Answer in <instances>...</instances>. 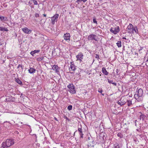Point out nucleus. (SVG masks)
<instances>
[{
    "mask_svg": "<svg viewBox=\"0 0 148 148\" xmlns=\"http://www.w3.org/2000/svg\"><path fill=\"white\" fill-rule=\"evenodd\" d=\"M145 128V126H143V127H142V129L143 130H144Z\"/></svg>",
    "mask_w": 148,
    "mask_h": 148,
    "instance_id": "50",
    "label": "nucleus"
},
{
    "mask_svg": "<svg viewBox=\"0 0 148 148\" xmlns=\"http://www.w3.org/2000/svg\"><path fill=\"white\" fill-rule=\"evenodd\" d=\"M77 131H75V132L74 133V134H73V135H75V132H77Z\"/></svg>",
    "mask_w": 148,
    "mask_h": 148,
    "instance_id": "54",
    "label": "nucleus"
},
{
    "mask_svg": "<svg viewBox=\"0 0 148 148\" xmlns=\"http://www.w3.org/2000/svg\"><path fill=\"white\" fill-rule=\"evenodd\" d=\"M112 84H113L115 86H116L117 85L116 84L115 82H112Z\"/></svg>",
    "mask_w": 148,
    "mask_h": 148,
    "instance_id": "46",
    "label": "nucleus"
},
{
    "mask_svg": "<svg viewBox=\"0 0 148 148\" xmlns=\"http://www.w3.org/2000/svg\"><path fill=\"white\" fill-rule=\"evenodd\" d=\"M15 81L18 84L20 85H22V81L18 78H15Z\"/></svg>",
    "mask_w": 148,
    "mask_h": 148,
    "instance_id": "18",
    "label": "nucleus"
},
{
    "mask_svg": "<svg viewBox=\"0 0 148 148\" xmlns=\"http://www.w3.org/2000/svg\"><path fill=\"white\" fill-rule=\"evenodd\" d=\"M122 39H125V40H126V38H125V37H123Z\"/></svg>",
    "mask_w": 148,
    "mask_h": 148,
    "instance_id": "53",
    "label": "nucleus"
},
{
    "mask_svg": "<svg viewBox=\"0 0 148 148\" xmlns=\"http://www.w3.org/2000/svg\"><path fill=\"white\" fill-rule=\"evenodd\" d=\"M8 29L7 28H5V27H3V31L7 32L8 31Z\"/></svg>",
    "mask_w": 148,
    "mask_h": 148,
    "instance_id": "39",
    "label": "nucleus"
},
{
    "mask_svg": "<svg viewBox=\"0 0 148 148\" xmlns=\"http://www.w3.org/2000/svg\"><path fill=\"white\" fill-rule=\"evenodd\" d=\"M133 30L136 33H138V31L137 27H135L134 28H133Z\"/></svg>",
    "mask_w": 148,
    "mask_h": 148,
    "instance_id": "26",
    "label": "nucleus"
},
{
    "mask_svg": "<svg viewBox=\"0 0 148 148\" xmlns=\"http://www.w3.org/2000/svg\"><path fill=\"white\" fill-rule=\"evenodd\" d=\"M22 97V94H21V96H20L21 97Z\"/></svg>",
    "mask_w": 148,
    "mask_h": 148,
    "instance_id": "56",
    "label": "nucleus"
},
{
    "mask_svg": "<svg viewBox=\"0 0 148 148\" xmlns=\"http://www.w3.org/2000/svg\"><path fill=\"white\" fill-rule=\"evenodd\" d=\"M20 67H21V72H22L23 71V67H24V66H23L22 64H20Z\"/></svg>",
    "mask_w": 148,
    "mask_h": 148,
    "instance_id": "34",
    "label": "nucleus"
},
{
    "mask_svg": "<svg viewBox=\"0 0 148 148\" xmlns=\"http://www.w3.org/2000/svg\"><path fill=\"white\" fill-rule=\"evenodd\" d=\"M120 31V29L119 26H116L114 28L111 27L110 29V32L114 34H116L119 33Z\"/></svg>",
    "mask_w": 148,
    "mask_h": 148,
    "instance_id": "3",
    "label": "nucleus"
},
{
    "mask_svg": "<svg viewBox=\"0 0 148 148\" xmlns=\"http://www.w3.org/2000/svg\"><path fill=\"white\" fill-rule=\"evenodd\" d=\"M83 55L81 53H80L76 56L77 60H79L81 62L82 61V60L83 59Z\"/></svg>",
    "mask_w": 148,
    "mask_h": 148,
    "instance_id": "8",
    "label": "nucleus"
},
{
    "mask_svg": "<svg viewBox=\"0 0 148 148\" xmlns=\"http://www.w3.org/2000/svg\"><path fill=\"white\" fill-rule=\"evenodd\" d=\"M108 82L109 84H112L113 82V80H110L109 79H108Z\"/></svg>",
    "mask_w": 148,
    "mask_h": 148,
    "instance_id": "36",
    "label": "nucleus"
},
{
    "mask_svg": "<svg viewBox=\"0 0 148 148\" xmlns=\"http://www.w3.org/2000/svg\"><path fill=\"white\" fill-rule=\"evenodd\" d=\"M114 148H120L119 145L117 143L115 144L114 145Z\"/></svg>",
    "mask_w": 148,
    "mask_h": 148,
    "instance_id": "25",
    "label": "nucleus"
},
{
    "mask_svg": "<svg viewBox=\"0 0 148 148\" xmlns=\"http://www.w3.org/2000/svg\"><path fill=\"white\" fill-rule=\"evenodd\" d=\"M22 30L23 31L25 34H30L32 32V30L28 29L27 27H25L22 28Z\"/></svg>",
    "mask_w": 148,
    "mask_h": 148,
    "instance_id": "7",
    "label": "nucleus"
},
{
    "mask_svg": "<svg viewBox=\"0 0 148 148\" xmlns=\"http://www.w3.org/2000/svg\"><path fill=\"white\" fill-rule=\"evenodd\" d=\"M141 126H140V128H139V129H136V130H137V131H138V132H140V131H141Z\"/></svg>",
    "mask_w": 148,
    "mask_h": 148,
    "instance_id": "44",
    "label": "nucleus"
},
{
    "mask_svg": "<svg viewBox=\"0 0 148 148\" xmlns=\"http://www.w3.org/2000/svg\"><path fill=\"white\" fill-rule=\"evenodd\" d=\"M64 39L66 40L69 41H70V35L69 33H66L64 34Z\"/></svg>",
    "mask_w": 148,
    "mask_h": 148,
    "instance_id": "9",
    "label": "nucleus"
},
{
    "mask_svg": "<svg viewBox=\"0 0 148 148\" xmlns=\"http://www.w3.org/2000/svg\"><path fill=\"white\" fill-rule=\"evenodd\" d=\"M43 58H37V60L38 61H40L43 60Z\"/></svg>",
    "mask_w": 148,
    "mask_h": 148,
    "instance_id": "29",
    "label": "nucleus"
},
{
    "mask_svg": "<svg viewBox=\"0 0 148 148\" xmlns=\"http://www.w3.org/2000/svg\"><path fill=\"white\" fill-rule=\"evenodd\" d=\"M113 113L116 115H117L119 113H117L116 110H115L114 111V112H113Z\"/></svg>",
    "mask_w": 148,
    "mask_h": 148,
    "instance_id": "35",
    "label": "nucleus"
},
{
    "mask_svg": "<svg viewBox=\"0 0 148 148\" xmlns=\"http://www.w3.org/2000/svg\"><path fill=\"white\" fill-rule=\"evenodd\" d=\"M133 28V25L132 24L130 23L126 29L125 31L128 32L129 31L131 30Z\"/></svg>",
    "mask_w": 148,
    "mask_h": 148,
    "instance_id": "12",
    "label": "nucleus"
},
{
    "mask_svg": "<svg viewBox=\"0 0 148 148\" xmlns=\"http://www.w3.org/2000/svg\"><path fill=\"white\" fill-rule=\"evenodd\" d=\"M43 15L44 16L46 17V14H43Z\"/></svg>",
    "mask_w": 148,
    "mask_h": 148,
    "instance_id": "51",
    "label": "nucleus"
},
{
    "mask_svg": "<svg viewBox=\"0 0 148 148\" xmlns=\"http://www.w3.org/2000/svg\"><path fill=\"white\" fill-rule=\"evenodd\" d=\"M143 90L141 88H140L138 89V91L136 92V94L134 96V97L138 101H140L142 100V97L143 96Z\"/></svg>",
    "mask_w": 148,
    "mask_h": 148,
    "instance_id": "1",
    "label": "nucleus"
},
{
    "mask_svg": "<svg viewBox=\"0 0 148 148\" xmlns=\"http://www.w3.org/2000/svg\"><path fill=\"white\" fill-rule=\"evenodd\" d=\"M58 16L59 14H56L51 18V20L56 21H57Z\"/></svg>",
    "mask_w": 148,
    "mask_h": 148,
    "instance_id": "13",
    "label": "nucleus"
},
{
    "mask_svg": "<svg viewBox=\"0 0 148 148\" xmlns=\"http://www.w3.org/2000/svg\"><path fill=\"white\" fill-rule=\"evenodd\" d=\"M102 95L103 96L104 95V94H102V93H101Z\"/></svg>",
    "mask_w": 148,
    "mask_h": 148,
    "instance_id": "57",
    "label": "nucleus"
},
{
    "mask_svg": "<svg viewBox=\"0 0 148 148\" xmlns=\"http://www.w3.org/2000/svg\"><path fill=\"white\" fill-rule=\"evenodd\" d=\"M117 135L120 138H123V134L120 132L117 134Z\"/></svg>",
    "mask_w": 148,
    "mask_h": 148,
    "instance_id": "23",
    "label": "nucleus"
},
{
    "mask_svg": "<svg viewBox=\"0 0 148 148\" xmlns=\"http://www.w3.org/2000/svg\"><path fill=\"white\" fill-rule=\"evenodd\" d=\"M81 126V127H78V131L79 132V134L83 133V132L82 130L81 126Z\"/></svg>",
    "mask_w": 148,
    "mask_h": 148,
    "instance_id": "22",
    "label": "nucleus"
},
{
    "mask_svg": "<svg viewBox=\"0 0 148 148\" xmlns=\"http://www.w3.org/2000/svg\"><path fill=\"white\" fill-rule=\"evenodd\" d=\"M7 145V147H9L14 143V140L12 139H7L5 141Z\"/></svg>",
    "mask_w": 148,
    "mask_h": 148,
    "instance_id": "5",
    "label": "nucleus"
},
{
    "mask_svg": "<svg viewBox=\"0 0 148 148\" xmlns=\"http://www.w3.org/2000/svg\"><path fill=\"white\" fill-rule=\"evenodd\" d=\"M3 27H0V31H3Z\"/></svg>",
    "mask_w": 148,
    "mask_h": 148,
    "instance_id": "45",
    "label": "nucleus"
},
{
    "mask_svg": "<svg viewBox=\"0 0 148 148\" xmlns=\"http://www.w3.org/2000/svg\"><path fill=\"white\" fill-rule=\"evenodd\" d=\"M52 21V23L53 24H54L55 23V22L56 21H53V20H51Z\"/></svg>",
    "mask_w": 148,
    "mask_h": 148,
    "instance_id": "47",
    "label": "nucleus"
},
{
    "mask_svg": "<svg viewBox=\"0 0 148 148\" xmlns=\"http://www.w3.org/2000/svg\"><path fill=\"white\" fill-rule=\"evenodd\" d=\"M20 64H19L18 65V66L17 67V69H19V68L20 67Z\"/></svg>",
    "mask_w": 148,
    "mask_h": 148,
    "instance_id": "49",
    "label": "nucleus"
},
{
    "mask_svg": "<svg viewBox=\"0 0 148 148\" xmlns=\"http://www.w3.org/2000/svg\"><path fill=\"white\" fill-rule=\"evenodd\" d=\"M146 117V116L144 114H143L141 113V114L140 116L139 119L140 120H142V121H143Z\"/></svg>",
    "mask_w": 148,
    "mask_h": 148,
    "instance_id": "16",
    "label": "nucleus"
},
{
    "mask_svg": "<svg viewBox=\"0 0 148 148\" xmlns=\"http://www.w3.org/2000/svg\"><path fill=\"white\" fill-rule=\"evenodd\" d=\"M127 99L124 97H122L117 102V103L121 106L124 105L126 103Z\"/></svg>",
    "mask_w": 148,
    "mask_h": 148,
    "instance_id": "6",
    "label": "nucleus"
},
{
    "mask_svg": "<svg viewBox=\"0 0 148 148\" xmlns=\"http://www.w3.org/2000/svg\"><path fill=\"white\" fill-rule=\"evenodd\" d=\"M34 54H35V53L33 51H32L30 52V54L32 55L33 56H34Z\"/></svg>",
    "mask_w": 148,
    "mask_h": 148,
    "instance_id": "43",
    "label": "nucleus"
},
{
    "mask_svg": "<svg viewBox=\"0 0 148 148\" xmlns=\"http://www.w3.org/2000/svg\"><path fill=\"white\" fill-rule=\"evenodd\" d=\"M98 91L99 92L102 93V92H103L101 88H99Z\"/></svg>",
    "mask_w": 148,
    "mask_h": 148,
    "instance_id": "37",
    "label": "nucleus"
},
{
    "mask_svg": "<svg viewBox=\"0 0 148 148\" xmlns=\"http://www.w3.org/2000/svg\"><path fill=\"white\" fill-rule=\"evenodd\" d=\"M116 44L118 47H121V41H118Z\"/></svg>",
    "mask_w": 148,
    "mask_h": 148,
    "instance_id": "24",
    "label": "nucleus"
},
{
    "mask_svg": "<svg viewBox=\"0 0 148 148\" xmlns=\"http://www.w3.org/2000/svg\"><path fill=\"white\" fill-rule=\"evenodd\" d=\"M93 22L97 24V21H96V18L95 17H94L93 18Z\"/></svg>",
    "mask_w": 148,
    "mask_h": 148,
    "instance_id": "27",
    "label": "nucleus"
},
{
    "mask_svg": "<svg viewBox=\"0 0 148 148\" xmlns=\"http://www.w3.org/2000/svg\"><path fill=\"white\" fill-rule=\"evenodd\" d=\"M7 19V18L6 17L3 16H0V19L1 21H3V20L6 21Z\"/></svg>",
    "mask_w": 148,
    "mask_h": 148,
    "instance_id": "21",
    "label": "nucleus"
},
{
    "mask_svg": "<svg viewBox=\"0 0 148 148\" xmlns=\"http://www.w3.org/2000/svg\"><path fill=\"white\" fill-rule=\"evenodd\" d=\"M119 73V70H118V69H116V75H119V74L118 73Z\"/></svg>",
    "mask_w": 148,
    "mask_h": 148,
    "instance_id": "42",
    "label": "nucleus"
},
{
    "mask_svg": "<svg viewBox=\"0 0 148 148\" xmlns=\"http://www.w3.org/2000/svg\"><path fill=\"white\" fill-rule=\"evenodd\" d=\"M72 105L69 106L67 107V109L69 110H71L72 109Z\"/></svg>",
    "mask_w": 148,
    "mask_h": 148,
    "instance_id": "28",
    "label": "nucleus"
},
{
    "mask_svg": "<svg viewBox=\"0 0 148 148\" xmlns=\"http://www.w3.org/2000/svg\"><path fill=\"white\" fill-rule=\"evenodd\" d=\"M35 16L36 17H38L39 16V15L38 13H36L35 14Z\"/></svg>",
    "mask_w": 148,
    "mask_h": 148,
    "instance_id": "41",
    "label": "nucleus"
},
{
    "mask_svg": "<svg viewBox=\"0 0 148 148\" xmlns=\"http://www.w3.org/2000/svg\"><path fill=\"white\" fill-rule=\"evenodd\" d=\"M133 28L130 31H129L128 32V33H134V31L133 30Z\"/></svg>",
    "mask_w": 148,
    "mask_h": 148,
    "instance_id": "31",
    "label": "nucleus"
},
{
    "mask_svg": "<svg viewBox=\"0 0 148 148\" xmlns=\"http://www.w3.org/2000/svg\"><path fill=\"white\" fill-rule=\"evenodd\" d=\"M2 146L1 148H7V145L5 142H3L1 144Z\"/></svg>",
    "mask_w": 148,
    "mask_h": 148,
    "instance_id": "19",
    "label": "nucleus"
},
{
    "mask_svg": "<svg viewBox=\"0 0 148 148\" xmlns=\"http://www.w3.org/2000/svg\"><path fill=\"white\" fill-rule=\"evenodd\" d=\"M67 88L69 89V92L72 94H73L76 93L75 87L73 83L69 84L67 86Z\"/></svg>",
    "mask_w": 148,
    "mask_h": 148,
    "instance_id": "2",
    "label": "nucleus"
},
{
    "mask_svg": "<svg viewBox=\"0 0 148 148\" xmlns=\"http://www.w3.org/2000/svg\"><path fill=\"white\" fill-rule=\"evenodd\" d=\"M87 0H77L75 2V3L78 4H79L82 1L83 2H85Z\"/></svg>",
    "mask_w": 148,
    "mask_h": 148,
    "instance_id": "20",
    "label": "nucleus"
},
{
    "mask_svg": "<svg viewBox=\"0 0 148 148\" xmlns=\"http://www.w3.org/2000/svg\"><path fill=\"white\" fill-rule=\"evenodd\" d=\"M143 123H142V124H141V123H140V125H143Z\"/></svg>",
    "mask_w": 148,
    "mask_h": 148,
    "instance_id": "55",
    "label": "nucleus"
},
{
    "mask_svg": "<svg viewBox=\"0 0 148 148\" xmlns=\"http://www.w3.org/2000/svg\"><path fill=\"white\" fill-rule=\"evenodd\" d=\"M98 37L95 34H90L89 35L88 37V39L89 40H95L96 41H97V38Z\"/></svg>",
    "mask_w": 148,
    "mask_h": 148,
    "instance_id": "4",
    "label": "nucleus"
},
{
    "mask_svg": "<svg viewBox=\"0 0 148 148\" xmlns=\"http://www.w3.org/2000/svg\"><path fill=\"white\" fill-rule=\"evenodd\" d=\"M36 71V70L35 69L31 67L28 70L29 73L31 74L35 73Z\"/></svg>",
    "mask_w": 148,
    "mask_h": 148,
    "instance_id": "14",
    "label": "nucleus"
},
{
    "mask_svg": "<svg viewBox=\"0 0 148 148\" xmlns=\"http://www.w3.org/2000/svg\"><path fill=\"white\" fill-rule=\"evenodd\" d=\"M140 48H142V47H140ZM142 49V48H141L140 50H141Z\"/></svg>",
    "mask_w": 148,
    "mask_h": 148,
    "instance_id": "58",
    "label": "nucleus"
},
{
    "mask_svg": "<svg viewBox=\"0 0 148 148\" xmlns=\"http://www.w3.org/2000/svg\"><path fill=\"white\" fill-rule=\"evenodd\" d=\"M132 100H133V99H132L131 100H127L126 102H127V105L128 106H130L132 104Z\"/></svg>",
    "mask_w": 148,
    "mask_h": 148,
    "instance_id": "17",
    "label": "nucleus"
},
{
    "mask_svg": "<svg viewBox=\"0 0 148 148\" xmlns=\"http://www.w3.org/2000/svg\"><path fill=\"white\" fill-rule=\"evenodd\" d=\"M102 71L103 73L105 75H107L108 74V73L106 70V69L104 67L102 68Z\"/></svg>",
    "mask_w": 148,
    "mask_h": 148,
    "instance_id": "15",
    "label": "nucleus"
},
{
    "mask_svg": "<svg viewBox=\"0 0 148 148\" xmlns=\"http://www.w3.org/2000/svg\"><path fill=\"white\" fill-rule=\"evenodd\" d=\"M35 53H39L40 51V50H35L33 51Z\"/></svg>",
    "mask_w": 148,
    "mask_h": 148,
    "instance_id": "38",
    "label": "nucleus"
},
{
    "mask_svg": "<svg viewBox=\"0 0 148 148\" xmlns=\"http://www.w3.org/2000/svg\"><path fill=\"white\" fill-rule=\"evenodd\" d=\"M64 118L66 119V120H67L68 121H70V119L66 116H64Z\"/></svg>",
    "mask_w": 148,
    "mask_h": 148,
    "instance_id": "40",
    "label": "nucleus"
},
{
    "mask_svg": "<svg viewBox=\"0 0 148 148\" xmlns=\"http://www.w3.org/2000/svg\"><path fill=\"white\" fill-rule=\"evenodd\" d=\"M70 66L69 68L70 71H71L70 69H71V71H74L76 69V66H75L73 62H70Z\"/></svg>",
    "mask_w": 148,
    "mask_h": 148,
    "instance_id": "10",
    "label": "nucleus"
},
{
    "mask_svg": "<svg viewBox=\"0 0 148 148\" xmlns=\"http://www.w3.org/2000/svg\"><path fill=\"white\" fill-rule=\"evenodd\" d=\"M54 119L56 121H58V120L55 117H54Z\"/></svg>",
    "mask_w": 148,
    "mask_h": 148,
    "instance_id": "52",
    "label": "nucleus"
},
{
    "mask_svg": "<svg viewBox=\"0 0 148 148\" xmlns=\"http://www.w3.org/2000/svg\"><path fill=\"white\" fill-rule=\"evenodd\" d=\"M52 69L57 73L59 72L60 68L57 65H54L52 67Z\"/></svg>",
    "mask_w": 148,
    "mask_h": 148,
    "instance_id": "11",
    "label": "nucleus"
},
{
    "mask_svg": "<svg viewBox=\"0 0 148 148\" xmlns=\"http://www.w3.org/2000/svg\"><path fill=\"white\" fill-rule=\"evenodd\" d=\"M96 56L95 57V58H97L98 60L99 59V55H98L97 54H95Z\"/></svg>",
    "mask_w": 148,
    "mask_h": 148,
    "instance_id": "33",
    "label": "nucleus"
},
{
    "mask_svg": "<svg viewBox=\"0 0 148 148\" xmlns=\"http://www.w3.org/2000/svg\"><path fill=\"white\" fill-rule=\"evenodd\" d=\"M136 122H137V121L136 120L135 121V125L136 126Z\"/></svg>",
    "mask_w": 148,
    "mask_h": 148,
    "instance_id": "48",
    "label": "nucleus"
},
{
    "mask_svg": "<svg viewBox=\"0 0 148 148\" xmlns=\"http://www.w3.org/2000/svg\"><path fill=\"white\" fill-rule=\"evenodd\" d=\"M80 136V138L81 139V138H83V135H84V134L83 133H81V134H79Z\"/></svg>",
    "mask_w": 148,
    "mask_h": 148,
    "instance_id": "32",
    "label": "nucleus"
},
{
    "mask_svg": "<svg viewBox=\"0 0 148 148\" xmlns=\"http://www.w3.org/2000/svg\"><path fill=\"white\" fill-rule=\"evenodd\" d=\"M32 1H33L34 5H37L38 4V3L37 1H36L35 0H32Z\"/></svg>",
    "mask_w": 148,
    "mask_h": 148,
    "instance_id": "30",
    "label": "nucleus"
}]
</instances>
